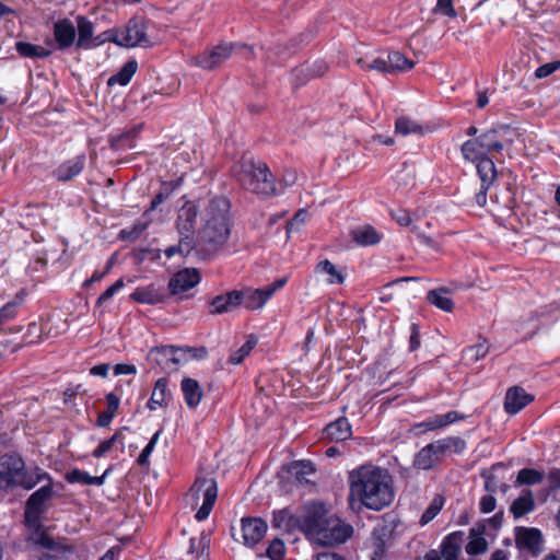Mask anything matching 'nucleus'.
I'll return each mask as SVG.
<instances>
[{
    "label": "nucleus",
    "mask_w": 560,
    "mask_h": 560,
    "mask_svg": "<svg viewBox=\"0 0 560 560\" xmlns=\"http://www.w3.org/2000/svg\"><path fill=\"white\" fill-rule=\"evenodd\" d=\"M179 186V180H171L162 184L161 190L154 196L151 201L150 210H155L162 202H164L172 192Z\"/></svg>",
    "instance_id": "49530a36"
},
{
    "label": "nucleus",
    "mask_w": 560,
    "mask_h": 560,
    "mask_svg": "<svg viewBox=\"0 0 560 560\" xmlns=\"http://www.w3.org/2000/svg\"><path fill=\"white\" fill-rule=\"evenodd\" d=\"M308 213L306 210H299L289 223V229L299 230L306 221Z\"/></svg>",
    "instance_id": "774afa93"
},
{
    "label": "nucleus",
    "mask_w": 560,
    "mask_h": 560,
    "mask_svg": "<svg viewBox=\"0 0 560 560\" xmlns=\"http://www.w3.org/2000/svg\"><path fill=\"white\" fill-rule=\"evenodd\" d=\"M77 30L69 19H61L54 23V39L57 49L66 50L75 43Z\"/></svg>",
    "instance_id": "6ab92c4d"
},
{
    "label": "nucleus",
    "mask_w": 560,
    "mask_h": 560,
    "mask_svg": "<svg viewBox=\"0 0 560 560\" xmlns=\"http://www.w3.org/2000/svg\"><path fill=\"white\" fill-rule=\"evenodd\" d=\"M201 280L200 272L196 268H184L168 281V290L172 295H178L195 288Z\"/></svg>",
    "instance_id": "dca6fc26"
},
{
    "label": "nucleus",
    "mask_w": 560,
    "mask_h": 560,
    "mask_svg": "<svg viewBox=\"0 0 560 560\" xmlns=\"http://www.w3.org/2000/svg\"><path fill=\"white\" fill-rule=\"evenodd\" d=\"M65 479L68 483H80V485H94L102 486L103 478L102 477H93L88 471L81 470L79 468H73L65 475Z\"/></svg>",
    "instance_id": "e433bc0d"
},
{
    "label": "nucleus",
    "mask_w": 560,
    "mask_h": 560,
    "mask_svg": "<svg viewBox=\"0 0 560 560\" xmlns=\"http://www.w3.org/2000/svg\"><path fill=\"white\" fill-rule=\"evenodd\" d=\"M287 283V278H280L265 288L237 290L238 306L243 305L249 311L261 308L269 299Z\"/></svg>",
    "instance_id": "f8f14e48"
},
{
    "label": "nucleus",
    "mask_w": 560,
    "mask_h": 560,
    "mask_svg": "<svg viewBox=\"0 0 560 560\" xmlns=\"http://www.w3.org/2000/svg\"><path fill=\"white\" fill-rule=\"evenodd\" d=\"M236 179L243 188L257 195H279L275 178L266 163L243 158L234 170Z\"/></svg>",
    "instance_id": "39448f33"
},
{
    "label": "nucleus",
    "mask_w": 560,
    "mask_h": 560,
    "mask_svg": "<svg viewBox=\"0 0 560 560\" xmlns=\"http://www.w3.org/2000/svg\"><path fill=\"white\" fill-rule=\"evenodd\" d=\"M197 351L202 352L199 358H206L207 350L205 348L160 346L150 350L149 359L161 370L172 372L177 370L179 364L187 362V352L196 353Z\"/></svg>",
    "instance_id": "1a4fd4ad"
},
{
    "label": "nucleus",
    "mask_w": 560,
    "mask_h": 560,
    "mask_svg": "<svg viewBox=\"0 0 560 560\" xmlns=\"http://www.w3.org/2000/svg\"><path fill=\"white\" fill-rule=\"evenodd\" d=\"M548 481L551 492L556 495L560 490V468H552L548 472Z\"/></svg>",
    "instance_id": "69168bd1"
},
{
    "label": "nucleus",
    "mask_w": 560,
    "mask_h": 560,
    "mask_svg": "<svg viewBox=\"0 0 560 560\" xmlns=\"http://www.w3.org/2000/svg\"><path fill=\"white\" fill-rule=\"evenodd\" d=\"M230 202L225 197H211L203 202L201 228L198 232V257L207 258L215 254L231 234Z\"/></svg>",
    "instance_id": "f03ea898"
},
{
    "label": "nucleus",
    "mask_w": 560,
    "mask_h": 560,
    "mask_svg": "<svg viewBox=\"0 0 560 560\" xmlns=\"http://www.w3.org/2000/svg\"><path fill=\"white\" fill-rule=\"evenodd\" d=\"M117 442H120L121 447L124 448V438H122L121 433H119V432H116L109 439L104 440L102 443H100V445L92 453L93 457H95V458L103 457L106 453H108L113 448V446Z\"/></svg>",
    "instance_id": "09e8293b"
},
{
    "label": "nucleus",
    "mask_w": 560,
    "mask_h": 560,
    "mask_svg": "<svg viewBox=\"0 0 560 560\" xmlns=\"http://www.w3.org/2000/svg\"><path fill=\"white\" fill-rule=\"evenodd\" d=\"M18 54L25 58L44 59L50 56L51 51L43 46L34 45L27 42H18L15 44Z\"/></svg>",
    "instance_id": "c9c22d12"
},
{
    "label": "nucleus",
    "mask_w": 560,
    "mask_h": 560,
    "mask_svg": "<svg viewBox=\"0 0 560 560\" xmlns=\"http://www.w3.org/2000/svg\"><path fill=\"white\" fill-rule=\"evenodd\" d=\"M205 201H207V199L199 200L198 203L195 201H186L178 209L175 226L179 236L188 237L190 241L197 242V237L195 236L196 224L198 215L201 217Z\"/></svg>",
    "instance_id": "9b49d317"
},
{
    "label": "nucleus",
    "mask_w": 560,
    "mask_h": 560,
    "mask_svg": "<svg viewBox=\"0 0 560 560\" xmlns=\"http://www.w3.org/2000/svg\"><path fill=\"white\" fill-rule=\"evenodd\" d=\"M246 48L245 45L229 43L213 47L211 50L196 58L197 66L211 70L224 60L229 59L235 49Z\"/></svg>",
    "instance_id": "2eb2a0df"
},
{
    "label": "nucleus",
    "mask_w": 560,
    "mask_h": 560,
    "mask_svg": "<svg viewBox=\"0 0 560 560\" xmlns=\"http://www.w3.org/2000/svg\"><path fill=\"white\" fill-rule=\"evenodd\" d=\"M434 12L451 19H455L457 16V12L454 9L452 0H436Z\"/></svg>",
    "instance_id": "bf43d9fd"
},
{
    "label": "nucleus",
    "mask_w": 560,
    "mask_h": 560,
    "mask_svg": "<svg viewBox=\"0 0 560 560\" xmlns=\"http://www.w3.org/2000/svg\"><path fill=\"white\" fill-rule=\"evenodd\" d=\"M474 163H477V173L481 184H485V187H491L498 177L493 160L490 158H481L476 160Z\"/></svg>",
    "instance_id": "c756f323"
},
{
    "label": "nucleus",
    "mask_w": 560,
    "mask_h": 560,
    "mask_svg": "<svg viewBox=\"0 0 560 560\" xmlns=\"http://www.w3.org/2000/svg\"><path fill=\"white\" fill-rule=\"evenodd\" d=\"M192 253L198 255V244L190 241V238L183 236H179L177 244L168 246L164 249V254L167 258H172L176 255L188 257Z\"/></svg>",
    "instance_id": "473e14b6"
},
{
    "label": "nucleus",
    "mask_w": 560,
    "mask_h": 560,
    "mask_svg": "<svg viewBox=\"0 0 560 560\" xmlns=\"http://www.w3.org/2000/svg\"><path fill=\"white\" fill-rule=\"evenodd\" d=\"M295 524L296 518L288 510H280L273 512V527L285 532H290L295 526Z\"/></svg>",
    "instance_id": "79ce46f5"
},
{
    "label": "nucleus",
    "mask_w": 560,
    "mask_h": 560,
    "mask_svg": "<svg viewBox=\"0 0 560 560\" xmlns=\"http://www.w3.org/2000/svg\"><path fill=\"white\" fill-rule=\"evenodd\" d=\"M125 287L124 279H118L114 284L107 288L97 299L96 305L102 306L107 304L113 296Z\"/></svg>",
    "instance_id": "603ef678"
},
{
    "label": "nucleus",
    "mask_w": 560,
    "mask_h": 560,
    "mask_svg": "<svg viewBox=\"0 0 560 560\" xmlns=\"http://www.w3.org/2000/svg\"><path fill=\"white\" fill-rule=\"evenodd\" d=\"M497 499L493 494H486L479 501V510L481 513L488 514L495 510Z\"/></svg>",
    "instance_id": "e2e57ef3"
},
{
    "label": "nucleus",
    "mask_w": 560,
    "mask_h": 560,
    "mask_svg": "<svg viewBox=\"0 0 560 560\" xmlns=\"http://www.w3.org/2000/svg\"><path fill=\"white\" fill-rule=\"evenodd\" d=\"M137 69H138L137 60H135V59L128 60L117 73L113 74L108 79L107 84L109 86H113L115 84H118L120 86H126L131 81L132 77L137 72Z\"/></svg>",
    "instance_id": "f704fd0d"
},
{
    "label": "nucleus",
    "mask_w": 560,
    "mask_h": 560,
    "mask_svg": "<svg viewBox=\"0 0 560 560\" xmlns=\"http://www.w3.org/2000/svg\"><path fill=\"white\" fill-rule=\"evenodd\" d=\"M349 500L372 511H381L395 498L393 478L387 469L374 465H361L348 477Z\"/></svg>",
    "instance_id": "f257e3e1"
},
{
    "label": "nucleus",
    "mask_w": 560,
    "mask_h": 560,
    "mask_svg": "<svg viewBox=\"0 0 560 560\" xmlns=\"http://www.w3.org/2000/svg\"><path fill=\"white\" fill-rule=\"evenodd\" d=\"M158 400L167 406L172 398V393L168 389V381L165 377H161L155 382L152 395Z\"/></svg>",
    "instance_id": "8fccbe9b"
},
{
    "label": "nucleus",
    "mask_w": 560,
    "mask_h": 560,
    "mask_svg": "<svg viewBox=\"0 0 560 560\" xmlns=\"http://www.w3.org/2000/svg\"><path fill=\"white\" fill-rule=\"evenodd\" d=\"M238 296L237 290H232L225 294L212 298L209 301V313L211 315H221L236 310L238 307Z\"/></svg>",
    "instance_id": "412c9836"
},
{
    "label": "nucleus",
    "mask_w": 560,
    "mask_h": 560,
    "mask_svg": "<svg viewBox=\"0 0 560 560\" xmlns=\"http://www.w3.org/2000/svg\"><path fill=\"white\" fill-rule=\"evenodd\" d=\"M427 300L430 304L444 312H452L454 308V302L450 298V290L444 287L429 291Z\"/></svg>",
    "instance_id": "7c9ffc66"
},
{
    "label": "nucleus",
    "mask_w": 560,
    "mask_h": 560,
    "mask_svg": "<svg viewBox=\"0 0 560 560\" xmlns=\"http://www.w3.org/2000/svg\"><path fill=\"white\" fill-rule=\"evenodd\" d=\"M534 397L526 393L524 388L520 386H513L508 389L504 400V410L509 415H516L524 407H526Z\"/></svg>",
    "instance_id": "aec40b11"
},
{
    "label": "nucleus",
    "mask_w": 560,
    "mask_h": 560,
    "mask_svg": "<svg viewBox=\"0 0 560 560\" xmlns=\"http://www.w3.org/2000/svg\"><path fill=\"white\" fill-rule=\"evenodd\" d=\"M24 340L26 343H37L43 340V327L40 324L33 322L27 326V330L24 335Z\"/></svg>",
    "instance_id": "864d4df0"
},
{
    "label": "nucleus",
    "mask_w": 560,
    "mask_h": 560,
    "mask_svg": "<svg viewBox=\"0 0 560 560\" xmlns=\"http://www.w3.org/2000/svg\"><path fill=\"white\" fill-rule=\"evenodd\" d=\"M315 471L313 462L307 459L292 462L288 467V472L300 483H307V477L315 474Z\"/></svg>",
    "instance_id": "2f4dec72"
},
{
    "label": "nucleus",
    "mask_w": 560,
    "mask_h": 560,
    "mask_svg": "<svg viewBox=\"0 0 560 560\" xmlns=\"http://www.w3.org/2000/svg\"><path fill=\"white\" fill-rule=\"evenodd\" d=\"M440 463L434 450L429 444L423 446L413 458V466L421 470H430Z\"/></svg>",
    "instance_id": "72a5a7b5"
},
{
    "label": "nucleus",
    "mask_w": 560,
    "mask_h": 560,
    "mask_svg": "<svg viewBox=\"0 0 560 560\" xmlns=\"http://www.w3.org/2000/svg\"><path fill=\"white\" fill-rule=\"evenodd\" d=\"M515 545L520 552H527L532 557H538L544 549L541 532L534 527H516Z\"/></svg>",
    "instance_id": "4468645a"
},
{
    "label": "nucleus",
    "mask_w": 560,
    "mask_h": 560,
    "mask_svg": "<svg viewBox=\"0 0 560 560\" xmlns=\"http://www.w3.org/2000/svg\"><path fill=\"white\" fill-rule=\"evenodd\" d=\"M420 347V328L417 324L410 326L409 350L416 351Z\"/></svg>",
    "instance_id": "338daca9"
},
{
    "label": "nucleus",
    "mask_w": 560,
    "mask_h": 560,
    "mask_svg": "<svg viewBox=\"0 0 560 560\" xmlns=\"http://www.w3.org/2000/svg\"><path fill=\"white\" fill-rule=\"evenodd\" d=\"M187 498L191 504H198L202 500L201 506L195 514V518L202 522L208 518L218 498V485L215 479L208 477H198L190 487Z\"/></svg>",
    "instance_id": "0eeeda50"
},
{
    "label": "nucleus",
    "mask_w": 560,
    "mask_h": 560,
    "mask_svg": "<svg viewBox=\"0 0 560 560\" xmlns=\"http://www.w3.org/2000/svg\"><path fill=\"white\" fill-rule=\"evenodd\" d=\"M535 510V499L532 490H523L522 495L516 498L511 506L510 512L515 520L523 517L524 515L532 513Z\"/></svg>",
    "instance_id": "cd10ccee"
},
{
    "label": "nucleus",
    "mask_w": 560,
    "mask_h": 560,
    "mask_svg": "<svg viewBox=\"0 0 560 560\" xmlns=\"http://www.w3.org/2000/svg\"><path fill=\"white\" fill-rule=\"evenodd\" d=\"M440 428H444L446 425L453 424L459 420H463L465 417L457 411H448L445 415H436Z\"/></svg>",
    "instance_id": "680f3d73"
},
{
    "label": "nucleus",
    "mask_w": 560,
    "mask_h": 560,
    "mask_svg": "<svg viewBox=\"0 0 560 560\" xmlns=\"http://www.w3.org/2000/svg\"><path fill=\"white\" fill-rule=\"evenodd\" d=\"M77 30H78V38L75 40V46L78 49L89 50L93 48V34H94V25L93 23L85 16L79 15L77 16Z\"/></svg>",
    "instance_id": "a878e982"
},
{
    "label": "nucleus",
    "mask_w": 560,
    "mask_h": 560,
    "mask_svg": "<svg viewBox=\"0 0 560 560\" xmlns=\"http://www.w3.org/2000/svg\"><path fill=\"white\" fill-rule=\"evenodd\" d=\"M45 480H50V475L38 466L28 468L21 455L0 456V498L15 489L30 491Z\"/></svg>",
    "instance_id": "20e7f679"
},
{
    "label": "nucleus",
    "mask_w": 560,
    "mask_h": 560,
    "mask_svg": "<svg viewBox=\"0 0 560 560\" xmlns=\"http://www.w3.org/2000/svg\"><path fill=\"white\" fill-rule=\"evenodd\" d=\"M489 349H490V345H489L488 340L480 339L476 345H474L471 347H467L464 350V354L467 360H469L471 362H477V361L483 359L488 354Z\"/></svg>",
    "instance_id": "37998d69"
},
{
    "label": "nucleus",
    "mask_w": 560,
    "mask_h": 560,
    "mask_svg": "<svg viewBox=\"0 0 560 560\" xmlns=\"http://www.w3.org/2000/svg\"><path fill=\"white\" fill-rule=\"evenodd\" d=\"M358 63L366 70H375L382 73L389 74L387 60L384 57L375 58L372 62H365L363 59H359Z\"/></svg>",
    "instance_id": "5fc2aeb1"
},
{
    "label": "nucleus",
    "mask_w": 560,
    "mask_h": 560,
    "mask_svg": "<svg viewBox=\"0 0 560 560\" xmlns=\"http://www.w3.org/2000/svg\"><path fill=\"white\" fill-rule=\"evenodd\" d=\"M117 45L126 48L150 45L145 25L138 19H131L125 27L117 28Z\"/></svg>",
    "instance_id": "ddd939ff"
},
{
    "label": "nucleus",
    "mask_w": 560,
    "mask_h": 560,
    "mask_svg": "<svg viewBox=\"0 0 560 560\" xmlns=\"http://www.w3.org/2000/svg\"><path fill=\"white\" fill-rule=\"evenodd\" d=\"M209 544V538L203 533L199 537H191L189 539V549L188 552L190 555L199 556L206 549Z\"/></svg>",
    "instance_id": "6e6d98bb"
},
{
    "label": "nucleus",
    "mask_w": 560,
    "mask_h": 560,
    "mask_svg": "<svg viewBox=\"0 0 560 560\" xmlns=\"http://www.w3.org/2000/svg\"><path fill=\"white\" fill-rule=\"evenodd\" d=\"M444 504V499L441 495L435 497L427 510L423 512L420 518L421 525H427L430 523L442 510Z\"/></svg>",
    "instance_id": "3c124183"
},
{
    "label": "nucleus",
    "mask_w": 560,
    "mask_h": 560,
    "mask_svg": "<svg viewBox=\"0 0 560 560\" xmlns=\"http://www.w3.org/2000/svg\"><path fill=\"white\" fill-rule=\"evenodd\" d=\"M395 130L401 136L408 135H420L422 133V127L415 120L408 117H399L395 122Z\"/></svg>",
    "instance_id": "a18cd8bd"
},
{
    "label": "nucleus",
    "mask_w": 560,
    "mask_h": 560,
    "mask_svg": "<svg viewBox=\"0 0 560 560\" xmlns=\"http://www.w3.org/2000/svg\"><path fill=\"white\" fill-rule=\"evenodd\" d=\"M351 240L360 247L374 246L381 243L383 234L370 224L359 225L350 231Z\"/></svg>",
    "instance_id": "5701e85b"
},
{
    "label": "nucleus",
    "mask_w": 560,
    "mask_h": 560,
    "mask_svg": "<svg viewBox=\"0 0 560 560\" xmlns=\"http://www.w3.org/2000/svg\"><path fill=\"white\" fill-rule=\"evenodd\" d=\"M464 532L457 530L445 536L441 542V556L444 560H458L464 540Z\"/></svg>",
    "instance_id": "393cba45"
},
{
    "label": "nucleus",
    "mask_w": 560,
    "mask_h": 560,
    "mask_svg": "<svg viewBox=\"0 0 560 560\" xmlns=\"http://www.w3.org/2000/svg\"><path fill=\"white\" fill-rule=\"evenodd\" d=\"M324 433L330 441L342 442L352 435L351 424L346 417H340L327 424Z\"/></svg>",
    "instance_id": "bb28decb"
},
{
    "label": "nucleus",
    "mask_w": 560,
    "mask_h": 560,
    "mask_svg": "<svg viewBox=\"0 0 560 560\" xmlns=\"http://www.w3.org/2000/svg\"><path fill=\"white\" fill-rule=\"evenodd\" d=\"M300 527L310 541L325 547L343 544L353 533L350 524L328 514L323 503H312L306 506Z\"/></svg>",
    "instance_id": "7ed1b4c3"
},
{
    "label": "nucleus",
    "mask_w": 560,
    "mask_h": 560,
    "mask_svg": "<svg viewBox=\"0 0 560 560\" xmlns=\"http://www.w3.org/2000/svg\"><path fill=\"white\" fill-rule=\"evenodd\" d=\"M487 549V540L482 536L477 535L475 529H471L470 540L467 542L465 547L466 552L470 556H478L485 553Z\"/></svg>",
    "instance_id": "c03bdc74"
},
{
    "label": "nucleus",
    "mask_w": 560,
    "mask_h": 560,
    "mask_svg": "<svg viewBox=\"0 0 560 560\" xmlns=\"http://www.w3.org/2000/svg\"><path fill=\"white\" fill-rule=\"evenodd\" d=\"M436 429H441L436 415L429 417L425 420L418 422L413 425V431L416 433H424Z\"/></svg>",
    "instance_id": "13d9d810"
},
{
    "label": "nucleus",
    "mask_w": 560,
    "mask_h": 560,
    "mask_svg": "<svg viewBox=\"0 0 560 560\" xmlns=\"http://www.w3.org/2000/svg\"><path fill=\"white\" fill-rule=\"evenodd\" d=\"M130 300L148 305L162 303L165 299L163 289L154 283L144 287H138L131 294Z\"/></svg>",
    "instance_id": "b1692460"
},
{
    "label": "nucleus",
    "mask_w": 560,
    "mask_h": 560,
    "mask_svg": "<svg viewBox=\"0 0 560 560\" xmlns=\"http://www.w3.org/2000/svg\"><path fill=\"white\" fill-rule=\"evenodd\" d=\"M390 215L401 226H407L411 223L410 213L405 209L392 210Z\"/></svg>",
    "instance_id": "0e129e2a"
},
{
    "label": "nucleus",
    "mask_w": 560,
    "mask_h": 560,
    "mask_svg": "<svg viewBox=\"0 0 560 560\" xmlns=\"http://www.w3.org/2000/svg\"><path fill=\"white\" fill-rule=\"evenodd\" d=\"M244 545L254 547L266 535L268 525L260 517H243L241 520Z\"/></svg>",
    "instance_id": "a211bd4d"
},
{
    "label": "nucleus",
    "mask_w": 560,
    "mask_h": 560,
    "mask_svg": "<svg viewBox=\"0 0 560 560\" xmlns=\"http://www.w3.org/2000/svg\"><path fill=\"white\" fill-rule=\"evenodd\" d=\"M25 292L20 291L15 299L9 301L0 308V324L7 323L16 316L19 307L23 304Z\"/></svg>",
    "instance_id": "ea45409f"
},
{
    "label": "nucleus",
    "mask_w": 560,
    "mask_h": 560,
    "mask_svg": "<svg viewBox=\"0 0 560 560\" xmlns=\"http://www.w3.org/2000/svg\"><path fill=\"white\" fill-rule=\"evenodd\" d=\"M317 268L323 271L324 273L329 276L328 282L330 284H341L345 281V277L342 273L337 269V267L329 261L328 259H325L320 261L317 265Z\"/></svg>",
    "instance_id": "de8ad7c7"
},
{
    "label": "nucleus",
    "mask_w": 560,
    "mask_h": 560,
    "mask_svg": "<svg viewBox=\"0 0 560 560\" xmlns=\"http://www.w3.org/2000/svg\"><path fill=\"white\" fill-rule=\"evenodd\" d=\"M545 478V472L534 468H522L516 476L515 487L523 485L534 486L540 483Z\"/></svg>",
    "instance_id": "58836bf2"
},
{
    "label": "nucleus",
    "mask_w": 560,
    "mask_h": 560,
    "mask_svg": "<svg viewBox=\"0 0 560 560\" xmlns=\"http://www.w3.org/2000/svg\"><path fill=\"white\" fill-rule=\"evenodd\" d=\"M504 145L495 129H490L478 137L465 141L460 147L463 158L468 162H475L481 158H489L491 152H501Z\"/></svg>",
    "instance_id": "6e6552de"
},
{
    "label": "nucleus",
    "mask_w": 560,
    "mask_h": 560,
    "mask_svg": "<svg viewBox=\"0 0 560 560\" xmlns=\"http://www.w3.org/2000/svg\"><path fill=\"white\" fill-rule=\"evenodd\" d=\"M46 481V485L30 495L25 504V525L32 530L31 535H34L37 532L40 534H48L44 530V526L42 524V514L46 509V502L54 495V489L51 479Z\"/></svg>",
    "instance_id": "423d86ee"
},
{
    "label": "nucleus",
    "mask_w": 560,
    "mask_h": 560,
    "mask_svg": "<svg viewBox=\"0 0 560 560\" xmlns=\"http://www.w3.org/2000/svg\"><path fill=\"white\" fill-rule=\"evenodd\" d=\"M389 74L410 70L413 68V62L399 51L388 52L386 56Z\"/></svg>",
    "instance_id": "4c0bfd02"
},
{
    "label": "nucleus",
    "mask_w": 560,
    "mask_h": 560,
    "mask_svg": "<svg viewBox=\"0 0 560 560\" xmlns=\"http://www.w3.org/2000/svg\"><path fill=\"white\" fill-rule=\"evenodd\" d=\"M256 345L257 338L253 335L248 336L246 342L230 354L229 362L233 365L241 364L245 358L249 355Z\"/></svg>",
    "instance_id": "a19ab883"
},
{
    "label": "nucleus",
    "mask_w": 560,
    "mask_h": 560,
    "mask_svg": "<svg viewBox=\"0 0 560 560\" xmlns=\"http://www.w3.org/2000/svg\"><path fill=\"white\" fill-rule=\"evenodd\" d=\"M180 388L186 405L190 409L196 408L200 404L203 395L199 383L194 378L185 377L180 382Z\"/></svg>",
    "instance_id": "c85d7f7f"
},
{
    "label": "nucleus",
    "mask_w": 560,
    "mask_h": 560,
    "mask_svg": "<svg viewBox=\"0 0 560 560\" xmlns=\"http://www.w3.org/2000/svg\"><path fill=\"white\" fill-rule=\"evenodd\" d=\"M284 551H285V547H284V544L281 539H273L267 550H266V556L270 559V560H281L282 557L284 556Z\"/></svg>",
    "instance_id": "4d7b16f0"
},
{
    "label": "nucleus",
    "mask_w": 560,
    "mask_h": 560,
    "mask_svg": "<svg viewBox=\"0 0 560 560\" xmlns=\"http://www.w3.org/2000/svg\"><path fill=\"white\" fill-rule=\"evenodd\" d=\"M30 540L38 548L44 549L38 560H74L75 549L65 539H55L49 534L35 533Z\"/></svg>",
    "instance_id": "9d476101"
},
{
    "label": "nucleus",
    "mask_w": 560,
    "mask_h": 560,
    "mask_svg": "<svg viewBox=\"0 0 560 560\" xmlns=\"http://www.w3.org/2000/svg\"><path fill=\"white\" fill-rule=\"evenodd\" d=\"M429 445L434 450L440 462H442L448 453L454 452L456 454H462L466 448V442L459 436H446L433 441L429 443Z\"/></svg>",
    "instance_id": "4be33fe9"
},
{
    "label": "nucleus",
    "mask_w": 560,
    "mask_h": 560,
    "mask_svg": "<svg viewBox=\"0 0 560 560\" xmlns=\"http://www.w3.org/2000/svg\"><path fill=\"white\" fill-rule=\"evenodd\" d=\"M86 156L78 154L58 164L51 172L52 178L67 183L79 176L85 167Z\"/></svg>",
    "instance_id": "f3484780"
},
{
    "label": "nucleus",
    "mask_w": 560,
    "mask_h": 560,
    "mask_svg": "<svg viewBox=\"0 0 560 560\" xmlns=\"http://www.w3.org/2000/svg\"><path fill=\"white\" fill-rule=\"evenodd\" d=\"M117 28L107 30L93 38V48L98 47L107 42H112L117 45Z\"/></svg>",
    "instance_id": "052dcab7"
}]
</instances>
